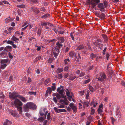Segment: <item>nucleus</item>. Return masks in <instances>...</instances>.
<instances>
[{
  "instance_id": "obj_4",
  "label": "nucleus",
  "mask_w": 125,
  "mask_h": 125,
  "mask_svg": "<svg viewBox=\"0 0 125 125\" xmlns=\"http://www.w3.org/2000/svg\"><path fill=\"white\" fill-rule=\"evenodd\" d=\"M100 0H86L85 5H91L93 8H94L97 4L100 2Z\"/></svg>"
},
{
  "instance_id": "obj_28",
  "label": "nucleus",
  "mask_w": 125,
  "mask_h": 125,
  "mask_svg": "<svg viewBox=\"0 0 125 125\" xmlns=\"http://www.w3.org/2000/svg\"><path fill=\"white\" fill-rule=\"evenodd\" d=\"M108 73L109 75H111V77L114 75V73L113 71H108Z\"/></svg>"
},
{
  "instance_id": "obj_11",
  "label": "nucleus",
  "mask_w": 125,
  "mask_h": 125,
  "mask_svg": "<svg viewBox=\"0 0 125 125\" xmlns=\"http://www.w3.org/2000/svg\"><path fill=\"white\" fill-rule=\"evenodd\" d=\"M41 18L43 19H46L50 18V14L48 13H46L41 16Z\"/></svg>"
},
{
  "instance_id": "obj_61",
  "label": "nucleus",
  "mask_w": 125,
  "mask_h": 125,
  "mask_svg": "<svg viewBox=\"0 0 125 125\" xmlns=\"http://www.w3.org/2000/svg\"><path fill=\"white\" fill-rule=\"evenodd\" d=\"M28 25H27L26 26L24 27V28H22V29H21V31H23L24 30H25L26 29V28H27V27H28Z\"/></svg>"
},
{
  "instance_id": "obj_63",
  "label": "nucleus",
  "mask_w": 125,
  "mask_h": 125,
  "mask_svg": "<svg viewBox=\"0 0 125 125\" xmlns=\"http://www.w3.org/2000/svg\"><path fill=\"white\" fill-rule=\"evenodd\" d=\"M109 56L110 55L108 53H107L106 54V58L107 60L109 59Z\"/></svg>"
},
{
  "instance_id": "obj_12",
  "label": "nucleus",
  "mask_w": 125,
  "mask_h": 125,
  "mask_svg": "<svg viewBox=\"0 0 125 125\" xmlns=\"http://www.w3.org/2000/svg\"><path fill=\"white\" fill-rule=\"evenodd\" d=\"M62 98H63V101L64 104L66 105H68L69 102L67 99L66 96L64 95L63 97Z\"/></svg>"
},
{
  "instance_id": "obj_47",
  "label": "nucleus",
  "mask_w": 125,
  "mask_h": 125,
  "mask_svg": "<svg viewBox=\"0 0 125 125\" xmlns=\"http://www.w3.org/2000/svg\"><path fill=\"white\" fill-rule=\"evenodd\" d=\"M90 79H88L87 80L84 81V84H86L90 82Z\"/></svg>"
},
{
  "instance_id": "obj_27",
  "label": "nucleus",
  "mask_w": 125,
  "mask_h": 125,
  "mask_svg": "<svg viewBox=\"0 0 125 125\" xmlns=\"http://www.w3.org/2000/svg\"><path fill=\"white\" fill-rule=\"evenodd\" d=\"M71 76H69V80H74L76 77V76H73V74H72L71 75Z\"/></svg>"
},
{
  "instance_id": "obj_33",
  "label": "nucleus",
  "mask_w": 125,
  "mask_h": 125,
  "mask_svg": "<svg viewBox=\"0 0 125 125\" xmlns=\"http://www.w3.org/2000/svg\"><path fill=\"white\" fill-rule=\"evenodd\" d=\"M50 81V78H48L46 80L45 82V84L46 85H47L48 84V83H49Z\"/></svg>"
},
{
  "instance_id": "obj_17",
  "label": "nucleus",
  "mask_w": 125,
  "mask_h": 125,
  "mask_svg": "<svg viewBox=\"0 0 125 125\" xmlns=\"http://www.w3.org/2000/svg\"><path fill=\"white\" fill-rule=\"evenodd\" d=\"M58 92V93H59V94L61 95L62 98L63 97L64 95L63 94L64 92V90L63 89H62L60 90Z\"/></svg>"
},
{
  "instance_id": "obj_52",
  "label": "nucleus",
  "mask_w": 125,
  "mask_h": 125,
  "mask_svg": "<svg viewBox=\"0 0 125 125\" xmlns=\"http://www.w3.org/2000/svg\"><path fill=\"white\" fill-rule=\"evenodd\" d=\"M89 90H88L87 91V93L86 94V99H88V97L89 95Z\"/></svg>"
},
{
  "instance_id": "obj_16",
  "label": "nucleus",
  "mask_w": 125,
  "mask_h": 125,
  "mask_svg": "<svg viewBox=\"0 0 125 125\" xmlns=\"http://www.w3.org/2000/svg\"><path fill=\"white\" fill-rule=\"evenodd\" d=\"M46 109L44 108L43 109H41L40 110L39 113L41 116H43L44 114L45 111Z\"/></svg>"
},
{
  "instance_id": "obj_9",
  "label": "nucleus",
  "mask_w": 125,
  "mask_h": 125,
  "mask_svg": "<svg viewBox=\"0 0 125 125\" xmlns=\"http://www.w3.org/2000/svg\"><path fill=\"white\" fill-rule=\"evenodd\" d=\"M87 47L86 46H84L83 44H81L78 46L77 49L78 50H80L81 49H83L84 50H87Z\"/></svg>"
},
{
  "instance_id": "obj_51",
  "label": "nucleus",
  "mask_w": 125,
  "mask_h": 125,
  "mask_svg": "<svg viewBox=\"0 0 125 125\" xmlns=\"http://www.w3.org/2000/svg\"><path fill=\"white\" fill-rule=\"evenodd\" d=\"M53 109L57 113H59V111L58 110V109L56 107H54Z\"/></svg>"
},
{
  "instance_id": "obj_30",
  "label": "nucleus",
  "mask_w": 125,
  "mask_h": 125,
  "mask_svg": "<svg viewBox=\"0 0 125 125\" xmlns=\"http://www.w3.org/2000/svg\"><path fill=\"white\" fill-rule=\"evenodd\" d=\"M28 94L30 95H36V92H28Z\"/></svg>"
},
{
  "instance_id": "obj_62",
  "label": "nucleus",
  "mask_w": 125,
  "mask_h": 125,
  "mask_svg": "<svg viewBox=\"0 0 125 125\" xmlns=\"http://www.w3.org/2000/svg\"><path fill=\"white\" fill-rule=\"evenodd\" d=\"M57 99L55 97H54L53 98V101L54 102H55L56 103L57 102Z\"/></svg>"
},
{
  "instance_id": "obj_8",
  "label": "nucleus",
  "mask_w": 125,
  "mask_h": 125,
  "mask_svg": "<svg viewBox=\"0 0 125 125\" xmlns=\"http://www.w3.org/2000/svg\"><path fill=\"white\" fill-rule=\"evenodd\" d=\"M59 52V49L58 48H57L56 47L54 49V50L53 51V53L54 56L55 58H56L57 57Z\"/></svg>"
},
{
  "instance_id": "obj_43",
  "label": "nucleus",
  "mask_w": 125,
  "mask_h": 125,
  "mask_svg": "<svg viewBox=\"0 0 125 125\" xmlns=\"http://www.w3.org/2000/svg\"><path fill=\"white\" fill-rule=\"evenodd\" d=\"M89 88L91 92H93L94 88L92 86H90V85L89 86Z\"/></svg>"
},
{
  "instance_id": "obj_44",
  "label": "nucleus",
  "mask_w": 125,
  "mask_h": 125,
  "mask_svg": "<svg viewBox=\"0 0 125 125\" xmlns=\"http://www.w3.org/2000/svg\"><path fill=\"white\" fill-rule=\"evenodd\" d=\"M34 11L37 14H38L40 12V10L37 8H35Z\"/></svg>"
},
{
  "instance_id": "obj_15",
  "label": "nucleus",
  "mask_w": 125,
  "mask_h": 125,
  "mask_svg": "<svg viewBox=\"0 0 125 125\" xmlns=\"http://www.w3.org/2000/svg\"><path fill=\"white\" fill-rule=\"evenodd\" d=\"M104 40L105 42H107L108 41V38L107 36L105 34H102L101 35Z\"/></svg>"
},
{
  "instance_id": "obj_50",
  "label": "nucleus",
  "mask_w": 125,
  "mask_h": 125,
  "mask_svg": "<svg viewBox=\"0 0 125 125\" xmlns=\"http://www.w3.org/2000/svg\"><path fill=\"white\" fill-rule=\"evenodd\" d=\"M70 36L72 39L73 40H74V38L73 36V33H70Z\"/></svg>"
},
{
  "instance_id": "obj_55",
  "label": "nucleus",
  "mask_w": 125,
  "mask_h": 125,
  "mask_svg": "<svg viewBox=\"0 0 125 125\" xmlns=\"http://www.w3.org/2000/svg\"><path fill=\"white\" fill-rule=\"evenodd\" d=\"M107 48L106 47H105L103 51V55H105V52L106 51Z\"/></svg>"
},
{
  "instance_id": "obj_35",
  "label": "nucleus",
  "mask_w": 125,
  "mask_h": 125,
  "mask_svg": "<svg viewBox=\"0 0 125 125\" xmlns=\"http://www.w3.org/2000/svg\"><path fill=\"white\" fill-rule=\"evenodd\" d=\"M47 25L48 22H42L41 23V25L42 26H46Z\"/></svg>"
},
{
  "instance_id": "obj_25",
  "label": "nucleus",
  "mask_w": 125,
  "mask_h": 125,
  "mask_svg": "<svg viewBox=\"0 0 125 125\" xmlns=\"http://www.w3.org/2000/svg\"><path fill=\"white\" fill-rule=\"evenodd\" d=\"M102 109L98 108L97 110L98 114H100L101 115L103 111L102 110Z\"/></svg>"
},
{
  "instance_id": "obj_31",
  "label": "nucleus",
  "mask_w": 125,
  "mask_h": 125,
  "mask_svg": "<svg viewBox=\"0 0 125 125\" xmlns=\"http://www.w3.org/2000/svg\"><path fill=\"white\" fill-rule=\"evenodd\" d=\"M60 43L58 42L56 43V44L57 45L56 47H58L59 48H60V47H62V44H60Z\"/></svg>"
},
{
  "instance_id": "obj_40",
  "label": "nucleus",
  "mask_w": 125,
  "mask_h": 125,
  "mask_svg": "<svg viewBox=\"0 0 125 125\" xmlns=\"http://www.w3.org/2000/svg\"><path fill=\"white\" fill-rule=\"evenodd\" d=\"M41 33V31L39 29L38 30V31L37 32V34L38 35V37H39Z\"/></svg>"
},
{
  "instance_id": "obj_5",
  "label": "nucleus",
  "mask_w": 125,
  "mask_h": 125,
  "mask_svg": "<svg viewBox=\"0 0 125 125\" xmlns=\"http://www.w3.org/2000/svg\"><path fill=\"white\" fill-rule=\"evenodd\" d=\"M106 78V76L105 74L104 73H100L98 79L99 81L103 82Z\"/></svg>"
},
{
  "instance_id": "obj_39",
  "label": "nucleus",
  "mask_w": 125,
  "mask_h": 125,
  "mask_svg": "<svg viewBox=\"0 0 125 125\" xmlns=\"http://www.w3.org/2000/svg\"><path fill=\"white\" fill-rule=\"evenodd\" d=\"M58 110L59 111V113L62 112H66V110L65 109H58Z\"/></svg>"
},
{
  "instance_id": "obj_7",
  "label": "nucleus",
  "mask_w": 125,
  "mask_h": 125,
  "mask_svg": "<svg viewBox=\"0 0 125 125\" xmlns=\"http://www.w3.org/2000/svg\"><path fill=\"white\" fill-rule=\"evenodd\" d=\"M69 106L71 107L73 111V113H76L77 112V108L76 106L74 105V104L73 103H71L70 104Z\"/></svg>"
},
{
  "instance_id": "obj_10",
  "label": "nucleus",
  "mask_w": 125,
  "mask_h": 125,
  "mask_svg": "<svg viewBox=\"0 0 125 125\" xmlns=\"http://www.w3.org/2000/svg\"><path fill=\"white\" fill-rule=\"evenodd\" d=\"M3 125H12V122L8 119H6Z\"/></svg>"
},
{
  "instance_id": "obj_23",
  "label": "nucleus",
  "mask_w": 125,
  "mask_h": 125,
  "mask_svg": "<svg viewBox=\"0 0 125 125\" xmlns=\"http://www.w3.org/2000/svg\"><path fill=\"white\" fill-rule=\"evenodd\" d=\"M46 117V115H45L44 117H41L39 118L38 120L40 122H42L45 119Z\"/></svg>"
},
{
  "instance_id": "obj_21",
  "label": "nucleus",
  "mask_w": 125,
  "mask_h": 125,
  "mask_svg": "<svg viewBox=\"0 0 125 125\" xmlns=\"http://www.w3.org/2000/svg\"><path fill=\"white\" fill-rule=\"evenodd\" d=\"M93 44L94 45H95L97 47H100V46H101V45H103V44L97 42H94Z\"/></svg>"
},
{
  "instance_id": "obj_56",
  "label": "nucleus",
  "mask_w": 125,
  "mask_h": 125,
  "mask_svg": "<svg viewBox=\"0 0 125 125\" xmlns=\"http://www.w3.org/2000/svg\"><path fill=\"white\" fill-rule=\"evenodd\" d=\"M58 76L59 78L61 79L62 77V73H60L58 74Z\"/></svg>"
},
{
  "instance_id": "obj_38",
  "label": "nucleus",
  "mask_w": 125,
  "mask_h": 125,
  "mask_svg": "<svg viewBox=\"0 0 125 125\" xmlns=\"http://www.w3.org/2000/svg\"><path fill=\"white\" fill-rule=\"evenodd\" d=\"M91 115H93L94 114V113L95 112V110L93 108V107H92L91 108Z\"/></svg>"
},
{
  "instance_id": "obj_18",
  "label": "nucleus",
  "mask_w": 125,
  "mask_h": 125,
  "mask_svg": "<svg viewBox=\"0 0 125 125\" xmlns=\"http://www.w3.org/2000/svg\"><path fill=\"white\" fill-rule=\"evenodd\" d=\"M69 55L70 56L72 57H73L74 56L75 57V59L76 58V55L75 54V53L73 52H70L69 53Z\"/></svg>"
},
{
  "instance_id": "obj_34",
  "label": "nucleus",
  "mask_w": 125,
  "mask_h": 125,
  "mask_svg": "<svg viewBox=\"0 0 125 125\" xmlns=\"http://www.w3.org/2000/svg\"><path fill=\"white\" fill-rule=\"evenodd\" d=\"M67 91L66 92V94L67 96L68 97H71V96H70L69 95L70 93L69 91L68 90V89H66Z\"/></svg>"
},
{
  "instance_id": "obj_24",
  "label": "nucleus",
  "mask_w": 125,
  "mask_h": 125,
  "mask_svg": "<svg viewBox=\"0 0 125 125\" xmlns=\"http://www.w3.org/2000/svg\"><path fill=\"white\" fill-rule=\"evenodd\" d=\"M11 40L14 41L16 42L19 39L17 38L14 36L13 35L12 36Z\"/></svg>"
},
{
  "instance_id": "obj_45",
  "label": "nucleus",
  "mask_w": 125,
  "mask_h": 125,
  "mask_svg": "<svg viewBox=\"0 0 125 125\" xmlns=\"http://www.w3.org/2000/svg\"><path fill=\"white\" fill-rule=\"evenodd\" d=\"M50 113H48L47 116V119L48 120H49L50 119Z\"/></svg>"
},
{
  "instance_id": "obj_36",
  "label": "nucleus",
  "mask_w": 125,
  "mask_h": 125,
  "mask_svg": "<svg viewBox=\"0 0 125 125\" xmlns=\"http://www.w3.org/2000/svg\"><path fill=\"white\" fill-rule=\"evenodd\" d=\"M7 66L6 64H1L0 65V68L2 69H3L5 68Z\"/></svg>"
},
{
  "instance_id": "obj_13",
  "label": "nucleus",
  "mask_w": 125,
  "mask_h": 125,
  "mask_svg": "<svg viewBox=\"0 0 125 125\" xmlns=\"http://www.w3.org/2000/svg\"><path fill=\"white\" fill-rule=\"evenodd\" d=\"M82 103H83V108L84 109L85 107H87L89 106L90 104V103L87 102L86 101H84L83 102H82L81 101H80Z\"/></svg>"
},
{
  "instance_id": "obj_48",
  "label": "nucleus",
  "mask_w": 125,
  "mask_h": 125,
  "mask_svg": "<svg viewBox=\"0 0 125 125\" xmlns=\"http://www.w3.org/2000/svg\"><path fill=\"white\" fill-rule=\"evenodd\" d=\"M85 73L83 72H81L80 74L79 75V77H81L85 75Z\"/></svg>"
},
{
  "instance_id": "obj_14",
  "label": "nucleus",
  "mask_w": 125,
  "mask_h": 125,
  "mask_svg": "<svg viewBox=\"0 0 125 125\" xmlns=\"http://www.w3.org/2000/svg\"><path fill=\"white\" fill-rule=\"evenodd\" d=\"M57 38L59 41L58 42H59L60 43H62L64 42L65 40L64 38L63 37H58Z\"/></svg>"
},
{
  "instance_id": "obj_3",
  "label": "nucleus",
  "mask_w": 125,
  "mask_h": 125,
  "mask_svg": "<svg viewBox=\"0 0 125 125\" xmlns=\"http://www.w3.org/2000/svg\"><path fill=\"white\" fill-rule=\"evenodd\" d=\"M108 3L105 0L104 1L103 3H100L98 4L97 7L100 9L99 10L101 12H104L106 10L105 8H106L107 7Z\"/></svg>"
},
{
  "instance_id": "obj_6",
  "label": "nucleus",
  "mask_w": 125,
  "mask_h": 125,
  "mask_svg": "<svg viewBox=\"0 0 125 125\" xmlns=\"http://www.w3.org/2000/svg\"><path fill=\"white\" fill-rule=\"evenodd\" d=\"M16 98H15L14 102V104L15 106H21L22 105V103L18 99H16Z\"/></svg>"
},
{
  "instance_id": "obj_2",
  "label": "nucleus",
  "mask_w": 125,
  "mask_h": 125,
  "mask_svg": "<svg viewBox=\"0 0 125 125\" xmlns=\"http://www.w3.org/2000/svg\"><path fill=\"white\" fill-rule=\"evenodd\" d=\"M9 97L11 99L13 100L18 97L23 102H25L27 101V100L24 97L19 95L16 93L15 92H13L12 93H9Z\"/></svg>"
},
{
  "instance_id": "obj_60",
  "label": "nucleus",
  "mask_w": 125,
  "mask_h": 125,
  "mask_svg": "<svg viewBox=\"0 0 125 125\" xmlns=\"http://www.w3.org/2000/svg\"><path fill=\"white\" fill-rule=\"evenodd\" d=\"M53 30L56 34H57V32H58L59 31H58L57 29L54 28L53 29Z\"/></svg>"
},
{
  "instance_id": "obj_20",
  "label": "nucleus",
  "mask_w": 125,
  "mask_h": 125,
  "mask_svg": "<svg viewBox=\"0 0 125 125\" xmlns=\"http://www.w3.org/2000/svg\"><path fill=\"white\" fill-rule=\"evenodd\" d=\"M10 113L14 117H15L18 114L16 111H13L12 110L10 111Z\"/></svg>"
},
{
  "instance_id": "obj_59",
  "label": "nucleus",
  "mask_w": 125,
  "mask_h": 125,
  "mask_svg": "<svg viewBox=\"0 0 125 125\" xmlns=\"http://www.w3.org/2000/svg\"><path fill=\"white\" fill-rule=\"evenodd\" d=\"M107 69L108 70H112V68L109 67V65H108L107 67Z\"/></svg>"
},
{
  "instance_id": "obj_29",
  "label": "nucleus",
  "mask_w": 125,
  "mask_h": 125,
  "mask_svg": "<svg viewBox=\"0 0 125 125\" xmlns=\"http://www.w3.org/2000/svg\"><path fill=\"white\" fill-rule=\"evenodd\" d=\"M96 55L95 54H94L93 53H92L90 55V58L92 59L96 57Z\"/></svg>"
},
{
  "instance_id": "obj_64",
  "label": "nucleus",
  "mask_w": 125,
  "mask_h": 125,
  "mask_svg": "<svg viewBox=\"0 0 125 125\" xmlns=\"http://www.w3.org/2000/svg\"><path fill=\"white\" fill-rule=\"evenodd\" d=\"M38 2V0H33V3H37Z\"/></svg>"
},
{
  "instance_id": "obj_46",
  "label": "nucleus",
  "mask_w": 125,
  "mask_h": 125,
  "mask_svg": "<svg viewBox=\"0 0 125 125\" xmlns=\"http://www.w3.org/2000/svg\"><path fill=\"white\" fill-rule=\"evenodd\" d=\"M40 10L42 11L45 12V11L46 9L44 7H42L40 8Z\"/></svg>"
},
{
  "instance_id": "obj_53",
  "label": "nucleus",
  "mask_w": 125,
  "mask_h": 125,
  "mask_svg": "<svg viewBox=\"0 0 125 125\" xmlns=\"http://www.w3.org/2000/svg\"><path fill=\"white\" fill-rule=\"evenodd\" d=\"M13 43V42H12V41L10 40H8L7 42V43L10 44L11 45H12Z\"/></svg>"
},
{
  "instance_id": "obj_54",
  "label": "nucleus",
  "mask_w": 125,
  "mask_h": 125,
  "mask_svg": "<svg viewBox=\"0 0 125 125\" xmlns=\"http://www.w3.org/2000/svg\"><path fill=\"white\" fill-rule=\"evenodd\" d=\"M64 107V105L63 104H62L61 105H60L59 106H58V107L60 108H63Z\"/></svg>"
},
{
  "instance_id": "obj_32",
  "label": "nucleus",
  "mask_w": 125,
  "mask_h": 125,
  "mask_svg": "<svg viewBox=\"0 0 125 125\" xmlns=\"http://www.w3.org/2000/svg\"><path fill=\"white\" fill-rule=\"evenodd\" d=\"M17 7L20 8H25V5L24 4H22L21 5H17Z\"/></svg>"
},
{
  "instance_id": "obj_19",
  "label": "nucleus",
  "mask_w": 125,
  "mask_h": 125,
  "mask_svg": "<svg viewBox=\"0 0 125 125\" xmlns=\"http://www.w3.org/2000/svg\"><path fill=\"white\" fill-rule=\"evenodd\" d=\"M12 48V47L11 46H7L5 48L4 50L7 52L10 51L11 49Z\"/></svg>"
},
{
  "instance_id": "obj_58",
  "label": "nucleus",
  "mask_w": 125,
  "mask_h": 125,
  "mask_svg": "<svg viewBox=\"0 0 125 125\" xmlns=\"http://www.w3.org/2000/svg\"><path fill=\"white\" fill-rule=\"evenodd\" d=\"M8 55L10 59H12L13 58V56L11 55V53L10 52H9L8 54Z\"/></svg>"
},
{
  "instance_id": "obj_1",
  "label": "nucleus",
  "mask_w": 125,
  "mask_h": 125,
  "mask_svg": "<svg viewBox=\"0 0 125 125\" xmlns=\"http://www.w3.org/2000/svg\"><path fill=\"white\" fill-rule=\"evenodd\" d=\"M37 108L36 105L31 102L27 103L23 107L24 110L25 112L28 111L29 109L34 110H36Z\"/></svg>"
},
{
  "instance_id": "obj_57",
  "label": "nucleus",
  "mask_w": 125,
  "mask_h": 125,
  "mask_svg": "<svg viewBox=\"0 0 125 125\" xmlns=\"http://www.w3.org/2000/svg\"><path fill=\"white\" fill-rule=\"evenodd\" d=\"M48 62L49 63H51L52 62V59L51 58H50L48 61Z\"/></svg>"
},
{
  "instance_id": "obj_22",
  "label": "nucleus",
  "mask_w": 125,
  "mask_h": 125,
  "mask_svg": "<svg viewBox=\"0 0 125 125\" xmlns=\"http://www.w3.org/2000/svg\"><path fill=\"white\" fill-rule=\"evenodd\" d=\"M105 15L103 13H101V14H100L99 17L101 19H103L105 18Z\"/></svg>"
},
{
  "instance_id": "obj_49",
  "label": "nucleus",
  "mask_w": 125,
  "mask_h": 125,
  "mask_svg": "<svg viewBox=\"0 0 125 125\" xmlns=\"http://www.w3.org/2000/svg\"><path fill=\"white\" fill-rule=\"evenodd\" d=\"M111 119L112 120V124L113 125H114L115 119L112 117H111Z\"/></svg>"
},
{
  "instance_id": "obj_37",
  "label": "nucleus",
  "mask_w": 125,
  "mask_h": 125,
  "mask_svg": "<svg viewBox=\"0 0 125 125\" xmlns=\"http://www.w3.org/2000/svg\"><path fill=\"white\" fill-rule=\"evenodd\" d=\"M16 107L17 108V109L18 111H20L21 112H22V108L21 107H19V106H16Z\"/></svg>"
},
{
  "instance_id": "obj_26",
  "label": "nucleus",
  "mask_w": 125,
  "mask_h": 125,
  "mask_svg": "<svg viewBox=\"0 0 125 125\" xmlns=\"http://www.w3.org/2000/svg\"><path fill=\"white\" fill-rule=\"evenodd\" d=\"M8 61V60L7 59L2 60L1 61V63L6 64Z\"/></svg>"
},
{
  "instance_id": "obj_41",
  "label": "nucleus",
  "mask_w": 125,
  "mask_h": 125,
  "mask_svg": "<svg viewBox=\"0 0 125 125\" xmlns=\"http://www.w3.org/2000/svg\"><path fill=\"white\" fill-rule=\"evenodd\" d=\"M63 87L62 85H60V87H58V88L57 89V92H58L60 90H61V89H63Z\"/></svg>"
},
{
  "instance_id": "obj_42",
  "label": "nucleus",
  "mask_w": 125,
  "mask_h": 125,
  "mask_svg": "<svg viewBox=\"0 0 125 125\" xmlns=\"http://www.w3.org/2000/svg\"><path fill=\"white\" fill-rule=\"evenodd\" d=\"M47 91L49 94H50L52 92V89L50 87H49L47 88Z\"/></svg>"
}]
</instances>
